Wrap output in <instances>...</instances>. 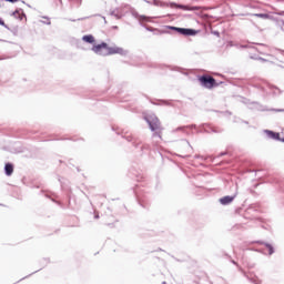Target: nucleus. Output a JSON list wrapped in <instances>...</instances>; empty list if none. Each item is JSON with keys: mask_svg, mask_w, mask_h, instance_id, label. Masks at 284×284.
Instances as JSON below:
<instances>
[{"mask_svg": "<svg viewBox=\"0 0 284 284\" xmlns=\"http://www.w3.org/2000/svg\"><path fill=\"white\" fill-rule=\"evenodd\" d=\"M149 128L152 132H154V136H159V139H163V126L161 125V120L159 118H151L148 120Z\"/></svg>", "mask_w": 284, "mask_h": 284, "instance_id": "obj_1", "label": "nucleus"}, {"mask_svg": "<svg viewBox=\"0 0 284 284\" xmlns=\"http://www.w3.org/2000/svg\"><path fill=\"white\" fill-rule=\"evenodd\" d=\"M199 82L203 88H206L207 90H212V88H216V85H219L216 83V79L207 74L200 77Z\"/></svg>", "mask_w": 284, "mask_h": 284, "instance_id": "obj_2", "label": "nucleus"}, {"mask_svg": "<svg viewBox=\"0 0 284 284\" xmlns=\"http://www.w3.org/2000/svg\"><path fill=\"white\" fill-rule=\"evenodd\" d=\"M92 52H94L95 54H99L100 57H106L108 43L102 42L100 44H94L92 47Z\"/></svg>", "mask_w": 284, "mask_h": 284, "instance_id": "obj_3", "label": "nucleus"}, {"mask_svg": "<svg viewBox=\"0 0 284 284\" xmlns=\"http://www.w3.org/2000/svg\"><path fill=\"white\" fill-rule=\"evenodd\" d=\"M170 29L175 30V32L183 34L184 37H194V34H196V31L193 29H183L178 27H170Z\"/></svg>", "mask_w": 284, "mask_h": 284, "instance_id": "obj_4", "label": "nucleus"}, {"mask_svg": "<svg viewBox=\"0 0 284 284\" xmlns=\"http://www.w3.org/2000/svg\"><path fill=\"white\" fill-rule=\"evenodd\" d=\"M112 54H125V50L120 47H110L106 44V57H111Z\"/></svg>", "mask_w": 284, "mask_h": 284, "instance_id": "obj_5", "label": "nucleus"}, {"mask_svg": "<svg viewBox=\"0 0 284 284\" xmlns=\"http://www.w3.org/2000/svg\"><path fill=\"white\" fill-rule=\"evenodd\" d=\"M171 8H179L180 10H201V7H189V6H183V4H176V3H171Z\"/></svg>", "mask_w": 284, "mask_h": 284, "instance_id": "obj_6", "label": "nucleus"}, {"mask_svg": "<svg viewBox=\"0 0 284 284\" xmlns=\"http://www.w3.org/2000/svg\"><path fill=\"white\" fill-rule=\"evenodd\" d=\"M232 201H234V196H230V195H226V196L220 199V203L222 205H230V203H232Z\"/></svg>", "mask_w": 284, "mask_h": 284, "instance_id": "obj_7", "label": "nucleus"}, {"mask_svg": "<svg viewBox=\"0 0 284 284\" xmlns=\"http://www.w3.org/2000/svg\"><path fill=\"white\" fill-rule=\"evenodd\" d=\"M4 172L7 176H12V173L14 172V166L10 163H7L4 166Z\"/></svg>", "mask_w": 284, "mask_h": 284, "instance_id": "obj_8", "label": "nucleus"}, {"mask_svg": "<svg viewBox=\"0 0 284 284\" xmlns=\"http://www.w3.org/2000/svg\"><path fill=\"white\" fill-rule=\"evenodd\" d=\"M82 41H84L85 43H94V36L92 34H88V36H83Z\"/></svg>", "mask_w": 284, "mask_h": 284, "instance_id": "obj_9", "label": "nucleus"}, {"mask_svg": "<svg viewBox=\"0 0 284 284\" xmlns=\"http://www.w3.org/2000/svg\"><path fill=\"white\" fill-rule=\"evenodd\" d=\"M255 17H260V19H267L270 16H267V13H255Z\"/></svg>", "mask_w": 284, "mask_h": 284, "instance_id": "obj_10", "label": "nucleus"}, {"mask_svg": "<svg viewBox=\"0 0 284 284\" xmlns=\"http://www.w3.org/2000/svg\"><path fill=\"white\" fill-rule=\"evenodd\" d=\"M139 21H150V17L139 16Z\"/></svg>", "mask_w": 284, "mask_h": 284, "instance_id": "obj_11", "label": "nucleus"}, {"mask_svg": "<svg viewBox=\"0 0 284 284\" xmlns=\"http://www.w3.org/2000/svg\"><path fill=\"white\" fill-rule=\"evenodd\" d=\"M270 136H272L273 139H278L280 134L270 131Z\"/></svg>", "mask_w": 284, "mask_h": 284, "instance_id": "obj_12", "label": "nucleus"}, {"mask_svg": "<svg viewBox=\"0 0 284 284\" xmlns=\"http://www.w3.org/2000/svg\"><path fill=\"white\" fill-rule=\"evenodd\" d=\"M0 26H3V21L0 19Z\"/></svg>", "mask_w": 284, "mask_h": 284, "instance_id": "obj_13", "label": "nucleus"}, {"mask_svg": "<svg viewBox=\"0 0 284 284\" xmlns=\"http://www.w3.org/2000/svg\"><path fill=\"white\" fill-rule=\"evenodd\" d=\"M272 252H273V251H272V248H271V252H270V254H272Z\"/></svg>", "mask_w": 284, "mask_h": 284, "instance_id": "obj_14", "label": "nucleus"}]
</instances>
